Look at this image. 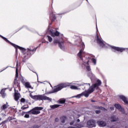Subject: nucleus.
<instances>
[{"mask_svg":"<svg viewBox=\"0 0 128 128\" xmlns=\"http://www.w3.org/2000/svg\"><path fill=\"white\" fill-rule=\"evenodd\" d=\"M102 84V82L100 80H97L96 82L94 84H92L88 90L84 91L82 92V96H84L85 98H88L90 94H92L96 90H98V88Z\"/></svg>","mask_w":128,"mask_h":128,"instance_id":"f257e3e1","label":"nucleus"},{"mask_svg":"<svg viewBox=\"0 0 128 128\" xmlns=\"http://www.w3.org/2000/svg\"><path fill=\"white\" fill-rule=\"evenodd\" d=\"M44 110V107H34L30 110L28 112H22V116H24L25 114H40V110Z\"/></svg>","mask_w":128,"mask_h":128,"instance_id":"f03ea898","label":"nucleus"},{"mask_svg":"<svg viewBox=\"0 0 128 128\" xmlns=\"http://www.w3.org/2000/svg\"><path fill=\"white\" fill-rule=\"evenodd\" d=\"M30 97L35 100H52L50 98L41 94L32 96V94H30Z\"/></svg>","mask_w":128,"mask_h":128,"instance_id":"7ed1b4c3","label":"nucleus"},{"mask_svg":"<svg viewBox=\"0 0 128 128\" xmlns=\"http://www.w3.org/2000/svg\"><path fill=\"white\" fill-rule=\"evenodd\" d=\"M36 48H34L33 50L28 48L24 54H26V56H24L22 60V62H26V60H28V58L30 56H32V54H34V52L36 50Z\"/></svg>","mask_w":128,"mask_h":128,"instance_id":"20e7f679","label":"nucleus"},{"mask_svg":"<svg viewBox=\"0 0 128 128\" xmlns=\"http://www.w3.org/2000/svg\"><path fill=\"white\" fill-rule=\"evenodd\" d=\"M53 44L54 46H56V44H58V46L61 50H64V40L62 38H60V40H58L55 39L53 41Z\"/></svg>","mask_w":128,"mask_h":128,"instance_id":"39448f33","label":"nucleus"},{"mask_svg":"<svg viewBox=\"0 0 128 128\" xmlns=\"http://www.w3.org/2000/svg\"><path fill=\"white\" fill-rule=\"evenodd\" d=\"M66 86H68V85L66 84H60L54 87L52 93L58 92H60V90H62L64 88H66Z\"/></svg>","mask_w":128,"mask_h":128,"instance_id":"423d86ee","label":"nucleus"},{"mask_svg":"<svg viewBox=\"0 0 128 128\" xmlns=\"http://www.w3.org/2000/svg\"><path fill=\"white\" fill-rule=\"evenodd\" d=\"M82 52H84V51L82 50V49H81L80 50L78 54V56L82 60L83 64H90V60L86 58V60H84V58H82Z\"/></svg>","mask_w":128,"mask_h":128,"instance_id":"0eeeda50","label":"nucleus"},{"mask_svg":"<svg viewBox=\"0 0 128 128\" xmlns=\"http://www.w3.org/2000/svg\"><path fill=\"white\" fill-rule=\"evenodd\" d=\"M111 48L112 52H122L124 50H126V49L124 48H120V47H116L114 46H111Z\"/></svg>","mask_w":128,"mask_h":128,"instance_id":"6e6552de","label":"nucleus"},{"mask_svg":"<svg viewBox=\"0 0 128 128\" xmlns=\"http://www.w3.org/2000/svg\"><path fill=\"white\" fill-rule=\"evenodd\" d=\"M13 44L16 45V46H14L13 45H12V46H14V48H15L16 52H18V48L19 50H22L23 54H26V49L24 48L20 47L14 44Z\"/></svg>","mask_w":128,"mask_h":128,"instance_id":"1a4fd4ad","label":"nucleus"},{"mask_svg":"<svg viewBox=\"0 0 128 128\" xmlns=\"http://www.w3.org/2000/svg\"><path fill=\"white\" fill-rule=\"evenodd\" d=\"M87 126L88 128L96 127V121L94 120H89L88 122H87Z\"/></svg>","mask_w":128,"mask_h":128,"instance_id":"9d476101","label":"nucleus"},{"mask_svg":"<svg viewBox=\"0 0 128 128\" xmlns=\"http://www.w3.org/2000/svg\"><path fill=\"white\" fill-rule=\"evenodd\" d=\"M96 42L97 44H98L101 46L102 48H104V46H106V44H104V41L98 37V34H96Z\"/></svg>","mask_w":128,"mask_h":128,"instance_id":"9b49d317","label":"nucleus"},{"mask_svg":"<svg viewBox=\"0 0 128 128\" xmlns=\"http://www.w3.org/2000/svg\"><path fill=\"white\" fill-rule=\"evenodd\" d=\"M20 82L16 78H14V86L16 88H18L19 90H20Z\"/></svg>","mask_w":128,"mask_h":128,"instance_id":"f8f14e48","label":"nucleus"},{"mask_svg":"<svg viewBox=\"0 0 128 128\" xmlns=\"http://www.w3.org/2000/svg\"><path fill=\"white\" fill-rule=\"evenodd\" d=\"M60 32H58V30H56L55 32L50 30V34L51 35V36H52V38L60 36Z\"/></svg>","mask_w":128,"mask_h":128,"instance_id":"ddd939ff","label":"nucleus"},{"mask_svg":"<svg viewBox=\"0 0 128 128\" xmlns=\"http://www.w3.org/2000/svg\"><path fill=\"white\" fill-rule=\"evenodd\" d=\"M120 100H122L124 101V102L125 104H128V98L126 97V96L121 95L120 96Z\"/></svg>","mask_w":128,"mask_h":128,"instance_id":"4468645a","label":"nucleus"},{"mask_svg":"<svg viewBox=\"0 0 128 128\" xmlns=\"http://www.w3.org/2000/svg\"><path fill=\"white\" fill-rule=\"evenodd\" d=\"M115 108H117V110H119L120 112H124V110L123 108H122V106L120 104H114Z\"/></svg>","mask_w":128,"mask_h":128,"instance_id":"2eb2a0df","label":"nucleus"},{"mask_svg":"<svg viewBox=\"0 0 128 128\" xmlns=\"http://www.w3.org/2000/svg\"><path fill=\"white\" fill-rule=\"evenodd\" d=\"M97 124L99 126H106V122L104 120H98L97 122Z\"/></svg>","mask_w":128,"mask_h":128,"instance_id":"dca6fc26","label":"nucleus"},{"mask_svg":"<svg viewBox=\"0 0 128 128\" xmlns=\"http://www.w3.org/2000/svg\"><path fill=\"white\" fill-rule=\"evenodd\" d=\"M0 38H2V40H4L6 42L10 44H11V46H16V45H14V43H12V42H10V40H8V38H6L5 37H4V36L0 34Z\"/></svg>","mask_w":128,"mask_h":128,"instance_id":"f3484780","label":"nucleus"},{"mask_svg":"<svg viewBox=\"0 0 128 128\" xmlns=\"http://www.w3.org/2000/svg\"><path fill=\"white\" fill-rule=\"evenodd\" d=\"M50 18L52 22H54L56 20V15L54 14H52L50 15Z\"/></svg>","mask_w":128,"mask_h":128,"instance_id":"a211bd4d","label":"nucleus"},{"mask_svg":"<svg viewBox=\"0 0 128 128\" xmlns=\"http://www.w3.org/2000/svg\"><path fill=\"white\" fill-rule=\"evenodd\" d=\"M20 94L14 93V98L16 102H18L20 100Z\"/></svg>","mask_w":128,"mask_h":128,"instance_id":"6ab92c4d","label":"nucleus"},{"mask_svg":"<svg viewBox=\"0 0 128 128\" xmlns=\"http://www.w3.org/2000/svg\"><path fill=\"white\" fill-rule=\"evenodd\" d=\"M10 106H8V102H6V104H3L1 107H0V110H6V108H8Z\"/></svg>","mask_w":128,"mask_h":128,"instance_id":"aec40b11","label":"nucleus"},{"mask_svg":"<svg viewBox=\"0 0 128 128\" xmlns=\"http://www.w3.org/2000/svg\"><path fill=\"white\" fill-rule=\"evenodd\" d=\"M0 94H2V98H6V90L2 89L0 92Z\"/></svg>","mask_w":128,"mask_h":128,"instance_id":"412c9836","label":"nucleus"},{"mask_svg":"<svg viewBox=\"0 0 128 128\" xmlns=\"http://www.w3.org/2000/svg\"><path fill=\"white\" fill-rule=\"evenodd\" d=\"M26 88H32L30 82H26L24 84Z\"/></svg>","mask_w":128,"mask_h":128,"instance_id":"4be33fe9","label":"nucleus"},{"mask_svg":"<svg viewBox=\"0 0 128 128\" xmlns=\"http://www.w3.org/2000/svg\"><path fill=\"white\" fill-rule=\"evenodd\" d=\"M118 118L114 116H112L110 117V122H114L118 121Z\"/></svg>","mask_w":128,"mask_h":128,"instance_id":"5701e85b","label":"nucleus"},{"mask_svg":"<svg viewBox=\"0 0 128 128\" xmlns=\"http://www.w3.org/2000/svg\"><path fill=\"white\" fill-rule=\"evenodd\" d=\"M94 108L95 110H104V112L105 110H108L106 109V108L102 106H96L94 107Z\"/></svg>","mask_w":128,"mask_h":128,"instance_id":"b1692460","label":"nucleus"},{"mask_svg":"<svg viewBox=\"0 0 128 128\" xmlns=\"http://www.w3.org/2000/svg\"><path fill=\"white\" fill-rule=\"evenodd\" d=\"M60 104H54V105L50 106V108L52 110H54L55 108H60Z\"/></svg>","mask_w":128,"mask_h":128,"instance_id":"393cba45","label":"nucleus"},{"mask_svg":"<svg viewBox=\"0 0 128 128\" xmlns=\"http://www.w3.org/2000/svg\"><path fill=\"white\" fill-rule=\"evenodd\" d=\"M8 122V120H5L4 121H2L1 124H2V126H4V128H6V125L4 124H6Z\"/></svg>","mask_w":128,"mask_h":128,"instance_id":"a878e982","label":"nucleus"},{"mask_svg":"<svg viewBox=\"0 0 128 128\" xmlns=\"http://www.w3.org/2000/svg\"><path fill=\"white\" fill-rule=\"evenodd\" d=\"M66 117L64 116H62V117H61L60 118V120H61V122L62 123V124H64L65 122H66Z\"/></svg>","mask_w":128,"mask_h":128,"instance_id":"bb28decb","label":"nucleus"},{"mask_svg":"<svg viewBox=\"0 0 128 128\" xmlns=\"http://www.w3.org/2000/svg\"><path fill=\"white\" fill-rule=\"evenodd\" d=\"M58 104H64L66 102L65 99H60L58 101Z\"/></svg>","mask_w":128,"mask_h":128,"instance_id":"cd10ccee","label":"nucleus"},{"mask_svg":"<svg viewBox=\"0 0 128 128\" xmlns=\"http://www.w3.org/2000/svg\"><path fill=\"white\" fill-rule=\"evenodd\" d=\"M18 68H16V70L15 78H16V80H18Z\"/></svg>","mask_w":128,"mask_h":128,"instance_id":"c85d7f7f","label":"nucleus"},{"mask_svg":"<svg viewBox=\"0 0 128 128\" xmlns=\"http://www.w3.org/2000/svg\"><path fill=\"white\" fill-rule=\"evenodd\" d=\"M30 108V106H28V104L24 105L21 108V110H26V108Z\"/></svg>","mask_w":128,"mask_h":128,"instance_id":"c756f323","label":"nucleus"},{"mask_svg":"<svg viewBox=\"0 0 128 128\" xmlns=\"http://www.w3.org/2000/svg\"><path fill=\"white\" fill-rule=\"evenodd\" d=\"M70 88H71V90H78V87L76 86H71Z\"/></svg>","mask_w":128,"mask_h":128,"instance_id":"7c9ffc66","label":"nucleus"},{"mask_svg":"<svg viewBox=\"0 0 128 128\" xmlns=\"http://www.w3.org/2000/svg\"><path fill=\"white\" fill-rule=\"evenodd\" d=\"M47 38H48V42H52V37H50V36H48Z\"/></svg>","mask_w":128,"mask_h":128,"instance_id":"2f4dec72","label":"nucleus"},{"mask_svg":"<svg viewBox=\"0 0 128 128\" xmlns=\"http://www.w3.org/2000/svg\"><path fill=\"white\" fill-rule=\"evenodd\" d=\"M40 126H38V124H34V126H32L31 127H30V128H39Z\"/></svg>","mask_w":128,"mask_h":128,"instance_id":"473e14b6","label":"nucleus"},{"mask_svg":"<svg viewBox=\"0 0 128 128\" xmlns=\"http://www.w3.org/2000/svg\"><path fill=\"white\" fill-rule=\"evenodd\" d=\"M92 60L93 64H96V58H92Z\"/></svg>","mask_w":128,"mask_h":128,"instance_id":"72a5a7b5","label":"nucleus"},{"mask_svg":"<svg viewBox=\"0 0 128 128\" xmlns=\"http://www.w3.org/2000/svg\"><path fill=\"white\" fill-rule=\"evenodd\" d=\"M21 82L22 84H24V83L26 82V81L24 80V79L22 77V78H21Z\"/></svg>","mask_w":128,"mask_h":128,"instance_id":"f704fd0d","label":"nucleus"},{"mask_svg":"<svg viewBox=\"0 0 128 128\" xmlns=\"http://www.w3.org/2000/svg\"><path fill=\"white\" fill-rule=\"evenodd\" d=\"M86 68L88 72H90V70H92V69H90V66H86Z\"/></svg>","mask_w":128,"mask_h":128,"instance_id":"c9c22d12","label":"nucleus"},{"mask_svg":"<svg viewBox=\"0 0 128 128\" xmlns=\"http://www.w3.org/2000/svg\"><path fill=\"white\" fill-rule=\"evenodd\" d=\"M16 88V87H15L14 88V94H20V93H18V90H16V88Z\"/></svg>","mask_w":128,"mask_h":128,"instance_id":"e433bc0d","label":"nucleus"},{"mask_svg":"<svg viewBox=\"0 0 128 128\" xmlns=\"http://www.w3.org/2000/svg\"><path fill=\"white\" fill-rule=\"evenodd\" d=\"M20 102L24 103L26 102V99L24 98H22L20 100Z\"/></svg>","mask_w":128,"mask_h":128,"instance_id":"4c0bfd02","label":"nucleus"},{"mask_svg":"<svg viewBox=\"0 0 128 128\" xmlns=\"http://www.w3.org/2000/svg\"><path fill=\"white\" fill-rule=\"evenodd\" d=\"M96 114H100L101 112L100 110H96L95 111Z\"/></svg>","mask_w":128,"mask_h":128,"instance_id":"58836bf2","label":"nucleus"},{"mask_svg":"<svg viewBox=\"0 0 128 128\" xmlns=\"http://www.w3.org/2000/svg\"><path fill=\"white\" fill-rule=\"evenodd\" d=\"M82 96V93L76 96V97L78 98H80Z\"/></svg>","mask_w":128,"mask_h":128,"instance_id":"ea45409f","label":"nucleus"},{"mask_svg":"<svg viewBox=\"0 0 128 128\" xmlns=\"http://www.w3.org/2000/svg\"><path fill=\"white\" fill-rule=\"evenodd\" d=\"M26 118H30V115L28 114H26L24 116Z\"/></svg>","mask_w":128,"mask_h":128,"instance_id":"a19ab883","label":"nucleus"},{"mask_svg":"<svg viewBox=\"0 0 128 128\" xmlns=\"http://www.w3.org/2000/svg\"><path fill=\"white\" fill-rule=\"evenodd\" d=\"M8 120H9L10 122V120H14V118L12 116H9Z\"/></svg>","mask_w":128,"mask_h":128,"instance_id":"79ce46f5","label":"nucleus"},{"mask_svg":"<svg viewBox=\"0 0 128 128\" xmlns=\"http://www.w3.org/2000/svg\"><path fill=\"white\" fill-rule=\"evenodd\" d=\"M60 120V119L58 118H55V122H58Z\"/></svg>","mask_w":128,"mask_h":128,"instance_id":"37998d69","label":"nucleus"},{"mask_svg":"<svg viewBox=\"0 0 128 128\" xmlns=\"http://www.w3.org/2000/svg\"><path fill=\"white\" fill-rule=\"evenodd\" d=\"M110 109L111 110H114V107L112 106V107H110Z\"/></svg>","mask_w":128,"mask_h":128,"instance_id":"c03bdc74","label":"nucleus"},{"mask_svg":"<svg viewBox=\"0 0 128 128\" xmlns=\"http://www.w3.org/2000/svg\"><path fill=\"white\" fill-rule=\"evenodd\" d=\"M74 124V122L72 121V122H70V125L72 126V124Z\"/></svg>","mask_w":128,"mask_h":128,"instance_id":"a18cd8bd","label":"nucleus"},{"mask_svg":"<svg viewBox=\"0 0 128 128\" xmlns=\"http://www.w3.org/2000/svg\"><path fill=\"white\" fill-rule=\"evenodd\" d=\"M80 122V119H78L77 120V122Z\"/></svg>","mask_w":128,"mask_h":128,"instance_id":"49530a36","label":"nucleus"},{"mask_svg":"<svg viewBox=\"0 0 128 128\" xmlns=\"http://www.w3.org/2000/svg\"><path fill=\"white\" fill-rule=\"evenodd\" d=\"M82 46L84 47V43H82Z\"/></svg>","mask_w":128,"mask_h":128,"instance_id":"de8ad7c7","label":"nucleus"},{"mask_svg":"<svg viewBox=\"0 0 128 128\" xmlns=\"http://www.w3.org/2000/svg\"><path fill=\"white\" fill-rule=\"evenodd\" d=\"M96 101L94 100H92V102H95Z\"/></svg>","mask_w":128,"mask_h":128,"instance_id":"09e8293b","label":"nucleus"},{"mask_svg":"<svg viewBox=\"0 0 128 128\" xmlns=\"http://www.w3.org/2000/svg\"><path fill=\"white\" fill-rule=\"evenodd\" d=\"M2 122L0 123V126H2Z\"/></svg>","mask_w":128,"mask_h":128,"instance_id":"8fccbe9b","label":"nucleus"},{"mask_svg":"<svg viewBox=\"0 0 128 128\" xmlns=\"http://www.w3.org/2000/svg\"><path fill=\"white\" fill-rule=\"evenodd\" d=\"M0 120H2V118H0Z\"/></svg>","mask_w":128,"mask_h":128,"instance_id":"3c124183","label":"nucleus"},{"mask_svg":"<svg viewBox=\"0 0 128 128\" xmlns=\"http://www.w3.org/2000/svg\"><path fill=\"white\" fill-rule=\"evenodd\" d=\"M16 66H18V62H17Z\"/></svg>","mask_w":128,"mask_h":128,"instance_id":"603ef678","label":"nucleus"},{"mask_svg":"<svg viewBox=\"0 0 128 128\" xmlns=\"http://www.w3.org/2000/svg\"><path fill=\"white\" fill-rule=\"evenodd\" d=\"M89 84L90 86V84Z\"/></svg>","mask_w":128,"mask_h":128,"instance_id":"864d4df0","label":"nucleus"},{"mask_svg":"<svg viewBox=\"0 0 128 128\" xmlns=\"http://www.w3.org/2000/svg\"><path fill=\"white\" fill-rule=\"evenodd\" d=\"M86 0V2H88V0Z\"/></svg>","mask_w":128,"mask_h":128,"instance_id":"5fc2aeb1","label":"nucleus"}]
</instances>
